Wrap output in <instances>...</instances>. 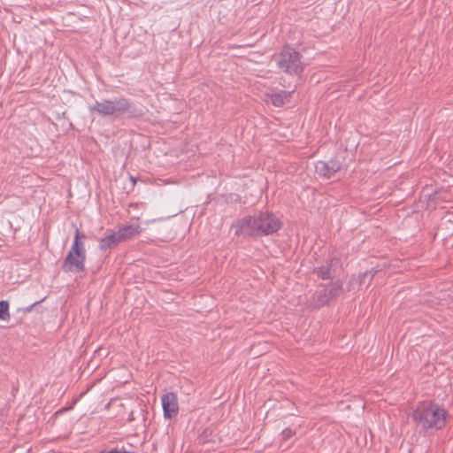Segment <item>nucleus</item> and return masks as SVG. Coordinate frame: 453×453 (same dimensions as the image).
<instances>
[{
	"mask_svg": "<svg viewBox=\"0 0 453 453\" xmlns=\"http://www.w3.org/2000/svg\"><path fill=\"white\" fill-rule=\"evenodd\" d=\"M412 419L420 431L434 433L443 428L448 411L435 403H422L413 411Z\"/></svg>",
	"mask_w": 453,
	"mask_h": 453,
	"instance_id": "f257e3e1",
	"label": "nucleus"
},
{
	"mask_svg": "<svg viewBox=\"0 0 453 453\" xmlns=\"http://www.w3.org/2000/svg\"><path fill=\"white\" fill-rule=\"evenodd\" d=\"M280 226L281 221L278 217L273 213L263 212L240 220L235 233L246 236H262L275 233Z\"/></svg>",
	"mask_w": 453,
	"mask_h": 453,
	"instance_id": "f03ea898",
	"label": "nucleus"
},
{
	"mask_svg": "<svg viewBox=\"0 0 453 453\" xmlns=\"http://www.w3.org/2000/svg\"><path fill=\"white\" fill-rule=\"evenodd\" d=\"M277 64L281 71L290 74H298L303 69L301 55L290 47L283 48L280 53Z\"/></svg>",
	"mask_w": 453,
	"mask_h": 453,
	"instance_id": "7ed1b4c3",
	"label": "nucleus"
},
{
	"mask_svg": "<svg viewBox=\"0 0 453 453\" xmlns=\"http://www.w3.org/2000/svg\"><path fill=\"white\" fill-rule=\"evenodd\" d=\"M342 292V283L335 281L329 287L317 290L311 297L310 303L315 308H320L337 298Z\"/></svg>",
	"mask_w": 453,
	"mask_h": 453,
	"instance_id": "20e7f679",
	"label": "nucleus"
},
{
	"mask_svg": "<svg viewBox=\"0 0 453 453\" xmlns=\"http://www.w3.org/2000/svg\"><path fill=\"white\" fill-rule=\"evenodd\" d=\"M342 268V262L339 257H332L326 260L325 265L316 270V273L322 280L333 279L338 275Z\"/></svg>",
	"mask_w": 453,
	"mask_h": 453,
	"instance_id": "39448f33",
	"label": "nucleus"
},
{
	"mask_svg": "<svg viewBox=\"0 0 453 453\" xmlns=\"http://www.w3.org/2000/svg\"><path fill=\"white\" fill-rule=\"evenodd\" d=\"M164 417L172 419L178 415L179 404L176 394L169 392L161 396Z\"/></svg>",
	"mask_w": 453,
	"mask_h": 453,
	"instance_id": "423d86ee",
	"label": "nucleus"
},
{
	"mask_svg": "<svg viewBox=\"0 0 453 453\" xmlns=\"http://www.w3.org/2000/svg\"><path fill=\"white\" fill-rule=\"evenodd\" d=\"M121 242L122 241L117 232L107 230L104 235L98 241L99 249L102 252H107Z\"/></svg>",
	"mask_w": 453,
	"mask_h": 453,
	"instance_id": "0eeeda50",
	"label": "nucleus"
},
{
	"mask_svg": "<svg viewBox=\"0 0 453 453\" xmlns=\"http://www.w3.org/2000/svg\"><path fill=\"white\" fill-rule=\"evenodd\" d=\"M341 169V164L337 160H330L328 162L319 161L315 165L316 173L326 178H330L334 173Z\"/></svg>",
	"mask_w": 453,
	"mask_h": 453,
	"instance_id": "6e6552de",
	"label": "nucleus"
},
{
	"mask_svg": "<svg viewBox=\"0 0 453 453\" xmlns=\"http://www.w3.org/2000/svg\"><path fill=\"white\" fill-rule=\"evenodd\" d=\"M111 117L119 118L129 111L131 104L124 97L111 99Z\"/></svg>",
	"mask_w": 453,
	"mask_h": 453,
	"instance_id": "1a4fd4ad",
	"label": "nucleus"
},
{
	"mask_svg": "<svg viewBox=\"0 0 453 453\" xmlns=\"http://www.w3.org/2000/svg\"><path fill=\"white\" fill-rule=\"evenodd\" d=\"M85 257H66L63 265L65 272H81L84 268Z\"/></svg>",
	"mask_w": 453,
	"mask_h": 453,
	"instance_id": "9d476101",
	"label": "nucleus"
},
{
	"mask_svg": "<svg viewBox=\"0 0 453 453\" xmlns=\"http://www.w3.org/2000/svg\"><path fill=\"white\" fill-rule=\"evenodd\" d=\"M141 232L142 228L137 223L125 225L117 231L122 242L139 234Z\"/></svg>",
	"mask_w": 453,
	"mask_h": 453,
	"instance_id": "9b49d317",
	"label": "nucleus"
},
{
	"mask_svg": "<svg viewBox=\"0 0 453 453\" xmlns=\"http://www.w3.org/2000/svg\"><path fill=\"white\" fill-rule=\"evenodd\" d=\"M111 103L110 99H104L102 101H96L95 104L89 107L90 112H96L103 117L111 116Z\"/></svg>",
	"mask_w": 453,
	"mask_h": 453,
	"instance_id": "f8f14e48",
	"label": "nucleus"
},
{
	"mask_svg": "<svg viewBox=\"0 0 453 453\" xmlns=\"http://www.w3.org/2000/svg\"><path fill=\"white\" fill-rule=\"evenodd\" d=\"M291 92L280 91L267 95L268 101L274 106L280 107L285 104L287 98L290 96Z\"/></svg>",
	"mask_w": 453,
	"mask_h": 453,
	"instance_id": "ddd939ff",
	"label": "nucleus"
},
{
	"mask_svg": "<svg viewBox=\"0 0 453 453\" xmlns=\"http://www.w3.org/2000/svg\"><path fill=\"white\" fill-rule=\"evenodd\" d=\"M83 252V243L80 241V232L78 228H76L74 240L72 248L67 255H82Z\"/></svg>",
	"mask_w": 453,
	"mask_h": 453,
	"instance_id": "4468645a",
	"label": "nucleus"
},
{
	"mask_svg": "<svg viewBox=\"0 0 453 453\" xmlns=\"http://www.w3.org/2000/svg\"><path fill=\"white\" fill-rule=\"evenodd\" d=\"M9 319V303L7 301H0V319L8 320Z\"/></svg>",
	"mask_w": 453,
	"mask_h": 453,
	"instance_id": "2eb2a0df",
	"label": "nucleus"
},
{
	"mask_svg": "<svg viewBox=\"0 0 453 453\" xmlns=\"http://www.w3.org/2000/svg\"><path fill=\"white\" fill-rule=\"evenodd\" d=\"M295 434V432L290 428H286L282 431L281 435L284 440L291 438Z\"/></svg>",
	"mask_w": 453,
	"mask_h": 453,
	"instance_id": "dca6fc26",
	"label": "nucleus"
},
{
	"mask_svg": "<svg viewBox=\"0 0 453 453\" xmlns=\"http://www.w3.org/2000/svg\"><path fill=\"white\" fill-rule=\"evenodd\" d=\"M108 453H130V452H127L126 450L118 449H111Z\"/></svg>",
	"mask_w": 453,
	"mask_h": 453,
	"instance_id": "f3484780",
	"label": "nucleus"
},
{
	"mask_svg": "<svg viewBox=\"0 0 453 453\" xmlns=\"http://www.w3.org/2000/svg\"><path fill=\"white\" fill-rule=\"evenodd\" d=\"M38 303V302H35V303H33L32 305H30L29 307L27 308V311H30L32 310V308L36 304Z\"/></svg>",
	"mask_w": 453,
	"mask_h": 453,
	"instance_id": "a211bd4d",
	"label": "nucleus"
},
{
	"mask_svg": "<svg viewBox=\"0 0 453 453\" xmlns=\"http://www.w3.org/2000/svg\"><path fill=\"white\" fill-rule=\"evenodd\" d=\"M156 221H157V219L147 220V221H146V224L152 223V222H156Z\"/></svg>",
	"mask_w": 453,
	"mask_h": 453,
	"instance_id": "6ab92c4d",
	"label": "nucleus"
}]
</instances>
